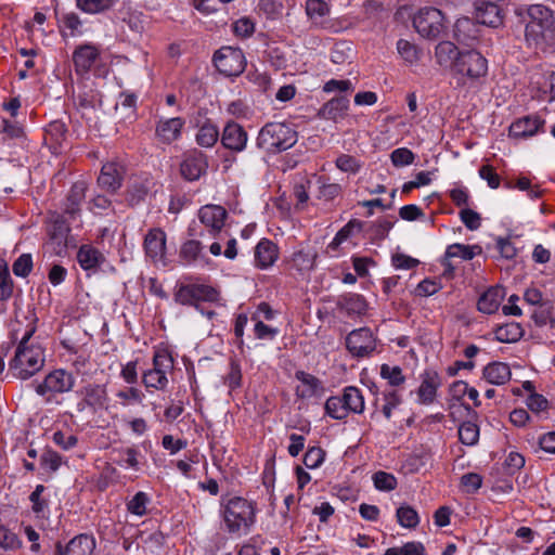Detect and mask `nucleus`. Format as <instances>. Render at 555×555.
Returning a JSON list of instances; mask_svg holds the SVG:
<instances>
[{"label": "nucleus", "mask_w": 555, "mask_h": 555, "mask_svg": "<svg viewBox=\"0 0 555 555\" xmlns=\"http://www.w3.org/2000/svg\"><path fill=\"white\" fill-rule=\"evenodd\" d=\"M35 331V326L25 331L10 362V371L16 378L28 379L44 365L42 348L31 340Z\"/></svg>", "instance_id": "f257e3e1"}, {"label": "nucleus", "mask_w": 555, "mask_h": 555, "mask_svg": "<svg viewBox=\"0 0 555 555\" xmlns=\"http://www.w3.org/2000/svg\"><path fill=\"white\" fill-rule=\"evenodd\" d=\"M297 142V132L284 122H269L259 131L257 146L268 153H280Z\"/></svg>", "instance_id": "f03ea898"}, {"label": "nucleus", "mask_w": 555, "mask_h": 555, "mask_svg": "<svg viewBox=\"0 0 555 555\" xmlns=\"http://www.w3.org/2000/svg\"><path fill=\"white\" fill-rule=\"evenodd\" d=\"M223 519L230 533L248 531L256 521V507L246 499L233 496L223 504Z\"/></svg>", "instance_id": "7ed1b4c3"}, {"label": "nucleus", "mask_w": 555, "mask_h": 555, "mask_svg": "<svg viewBox=\"0 0 555 555\" xmlns=\"http://www.w3.org/2000/svg\"><path fill=\"white\" fill-rule=\"evenodd\" d=\"M452 73L459 77V85L477 82L488 75V60L476 49L463 50Z\"/></svg>", "instance_id": "20e7f679"}, {"label": "nucleus", "mask_w": 555, "mask_h": 555, "mask_svg": "<svg viewBox=\"0 0 555 555\" xmlns=\"http://www.w3.org/2000/svg\"><path fill=\"white\" fill-rule=\"evenodd\" d=\"M519 16H524L526 23L525 35H544L548 31H555V21L550 9L542 4H533L528 9L517 10Z\"/></svg>", "instance_id": "39448f33"}, {"label": "nucleus", "mask_w": 555, "mask_h": 555, "mask_svg": "<svg viewBox=\"0 0 555 555\" xmlns=\"http://www.w3.org/2000/svg\"><path fill=\"white\" fill-rule=\"evenodd\" d=\"M173 367V360L166 351H156L153 366L143 372L142 383L146 388L164 390L168 385L167 373Z\"/></svg>", "instance_id": "423d86ee"}, {"label": "nucleus", "mask_w": 555, "mask_h": 555, "mask_svg": "<svg viewBox=\"0 0 555 555\" xmlns=\"http://www.w3.org/2000/svg\"><path fill=\"white\" fill-rule=\"evenodd\" d=\"M75 385V377L70 372L57 369L50 372L44 379L37 384L35 390L39 396L46 397L50 401L52 397L68 392Z\"/></svg>", "instance_id": "0eeeda50"}, {"label": "nucleus", "mask_w": 555, "mask_h": 555, "mask_svg": "<svg viewBox=\"0 0 555 555\" xmlns=\"http://www.w3.org/2000/svg\"><path fill=\"white\" fill-rule=\"evenodd\" d=\"M412 27L418 35H441L447 30L446 17L436 8H423L412 16Z\"/></svg>", "instance_id": "6e6552de"}, {"label": "nucleus", "mask_w": 555, "mask_h": 555, "mask_svg": "<svg viewBox=\"0 0 555 555\" xmlns=\"http://www.w3.org/2000/svg\"><path fill=\"white\" fill-rule=\"evenodd\" d=\"M214 64L224 76H237L245 68V57L237 48L222 47L215 52Z\"/></svg>", "instance_id": "1a4fd4ad"}, {"label": "nucleus", "mask_w": 555, "mask_h": 555, "mask_svg": "<svg viewBox=\"0 0 555 555\" xmlns=\"http://www.w3.org/2000/svg\"><path fill=\"white\" fill-rule=\"evenodd\" d=\"M81 400L77 403V410L83 412L89 409L93 413L106 410L108 404V393L103 384L89 383L79 390Z\"/></svg>", "instance_id": "9d476101"}, {"label": "nucleus", "mask_w": 555, "mask_h": 555, "mask_svg": "<svg viewBox=\"0 0 555 555\" xmlns=\"http://www.w3.org/2000/svg\"><path fill=\"white\" fill-rule=\"evenodd\" d=\"M346 347L354 357H366L375 350V338L370 328L353 330L346 337Z\"/></svg>", "instance_id": "9b49d317"}, {"label": "nucleus", "mask_w": 555, "mask_h": 555, "mask_svg": "<svg viewBox=\"0 0 555 555\" xmlns=\"http://www.w3.org/2000/svg\"><path fill=\"white\" fill-rule=\"evenodd\" d=\"M143 247L146 256L154 262L166 264V233L160 228L150 229L145 234Z\"/></svg>", "instance_id": "f8f14e48"}, {"label": "nucleus", "mask_w": 555, "mask_h": 555, "mask_svg": "<svg viewBox=\"0 0 555 555\" xmlns=\"http://www.w3.org/2000/svg\"><path fill=\"white\" fill-rule=\"evenodd\" d=\"M545 120L538 115H527L511 124L508 134L514 139H529L544 132Z\"/></svg>", "instance_id": "ddd939ff"}, {"label": "nucleus", "mask_w": 555, "mask_h": 555, "mask_svg": "<svg viewBox=\"0 0 555 555\" xmlns=\"http://www.w3.org/2000/svg\"><path fill=\"white\" fill-rule=\"evenodd\" d=\"M207 167L206 155L198 150H192L185 154L180 165V171L184 179L195 181L206 172Z\"/></svg>", "instance_id": "4468645a"}, {"label": "nucleus", "mask_w": 555, "mask_h": 555, "mask_svg": "<svg viewBox=\"0 0 555 555\" xmlns=\"http://www.w3.org/2000/svg\"><path fill=\"white\" fill-rule=\"evenodd\" d=\"M228 212L220 205H205L198 210L201 223L208 229L209 233L216 236L224 227Z\"/></svg>", "instance_id": "2eb2a0df"}, {"label": "nucleus", "mask_w": 555, "mask_h": 555, "mask_svg": "<svg viewBox=\"0 0 555 555\" xmlns=\"http://www.w3.org/2000/svg\"><path fill=\"white\" fill-rule=\"evenodd\" d=\"M248 134L245 129L235 121H229L221 133V144L232 152H243L247 145Z\"/></svg>", "instance_id": "dca6fc26"}, {"label": "nucleus", "mask_w": 555, "mask_h": 555, "mask_svg": "<svg viewBox=\"0 0 555 555\" xmlns=\"http://www.w3.org/2000/svg\"><path fill=\"white\" fill-rule=\"evenodd\" d=\"M350 101L347 95L334 96L318 111V117L333 122L343 120L349 111Z\"/></svg>", "instance_id": "f3484780"}, {"label": "nucleus", "mask_w": 555, "mask_h": 555, "mask_svg": "<svg viewBox=\"0 0 555 555\" xmlns=\"http://www.w3.org/2000/svg\"><path fill=\"white\" fill-rule=\"evenodd\" d=\"M441 386V377L436 371H425L422 375V382L416 390L417 402L429 405L434 403L438 388Z\"/></svg>", "instance_id": "a211bd4d"}, {"label": "nucleus", "mask_w": 555, "mask_h": 555, "mask_svg": "<svg viewBox=\"0 0 555 555\" xmlns=\"http://www.w3.org/2000/svg\"><path fill=\"white\" fill-rule=\"evenodd\" d=\"M125 168L117 162H109L102 166L98 178L99 185L107 192H115L121 186Z\"/></svg>", "instance_id": "6ab92c4d"}, {"label": "nucleus", "mask_w": 555, "mask_h": 555, "mask_svg": "<svg viewBox=\"0 0 555 555\" xmlns=\"http://www.w3.org/2000/svg\"><path fill=\"white\" fill-rule=\"evenodd\" d=\"M185 121L181 117L160 119L156 125V137L163 143H172L181 137Z\"/></svg>", "instance_id": "aec40b11"}, {"label": "nucleus", "mask_w": 555, "mask_h": 555, "mask_svg": "<svg viewBox=\"0 0 555 555\" xmlns=\"http://www.w3.org/2000/svg\"><path fill=\"white\" fill-rule=\"evenodd\" d=\"M95 547L94 539L88 534H79L73 538L65 548L59 542L56 555H91Z\"/></svg>", "instance_id": "412c9836"}, {"label": "nucleus", "mask_w": 555, "mask_h": 555, "mask_svg": "<svg viewBox=\"0 0 555 555\" xmlns=\"http://www.w3.org/2000/svg\"><path fill=\"white\" fill-rule=\"evenodd\" d=\"M463 50L450 40L440 41L435 48V60L440 67L454 69Z\"/></svg>", "instance_id": "4be33fe9"}, {"label": "nucleus", "mask_w": 555, "mask_h": 555, "mask_svg": "<svg viewBox=\"0 0 555 555\" xmlns=\"http://www.w3.org/2000/svg\"><path fill=\"white\" fill-rule=\"evenodd\" d=\"M279 257L278 246L268 238H262L255 247L254 261L258 269L264 270L274 264Z\"/></svg>", "instance_id": "5701e85b"}, {"label": "nucleus", "mask_w": 555, "mask_h": 555, "mask_svg": "<svg viewBox=\"0 0 555 555\" xmlns=\"http://www.w3.org/2000/svg\"><path fill=\"white\" fill-rule=\"evenodd\" d=\"M98 57L99 51L94 46H80L75 50L73 55L76 72L81 75L87 74Z\"/></svg>", "instance_id": "b1692460"}, {"label": "nucleus", "mask_w": 555, "mask_h": 555, "mask_svg": "<svg viewBox=\"0 0 555 555\" xmlns=\"http://www.w3.org/2000/svg\"><path fill=\"white\" fill-rule=\"evenodd\" d=\"M477 25H485L496 28L502 24V16L499 7L493 2H482L476 7Z\"/></svg>", "instance_id": "393cba45"}, {"label": "nucleus", "mask_w": 555, "mask_h": 555, "mask_svg": "<svg viewBox=\"0 0 555 555\" xmlns=\"http://www.w3.org/2000/svg\"><path fill=\"white\" fill-rule=\"evenodd\" d=\"M295 376L300 382L296 389L298 397L304 399L311 398L323 390L322 383L314 375L297 371Z\"/></svg>", "instance_id": "a878e982"}, {"label": "nucleus", "mask_w": 555, "mask_h": 555, "mask_svg": "<svg viewBox=\"0 0 555 555\" xmlns=\"http://www.w3.org/2000/svg\"><path fill=\"white\" fill-rule=\"evenodd\" d=\"M482 376L488 383L500 386L511 379L512 372L504 362H491L485 366Z\"/></svg>", "instance_id": "bb28decb"}, {"label": "nucleus", "mask_w": 555, "mask_h": 555, "mask_svg": "<svg viewBox=\"0 0 555 555\" xmlns=\"http://www.w3.org/2000/svg\"><path fill=\"white\" fill-rule=\"evenodd\" d=\"M504 289L500 286L490 287L479 298L477 307L482 313L491 314L498 311L504 298Z\"/></svg>", "instance_id": "cd10ccee"}, {"label": "nucleus", "mask_w": 555, "mask_h": 555, "mask_svg": "<svg viewBox=\"0 0 555 555\" xmlns=\"http://www.w3.org/2000/svg\"><path fill=\"white\" fill-rule=\"evenodd\" d=\"M77 260L83 270H93L100 267L105 258L103 254L91 245H82L77 253Z\"/></svg>", "instance_id": "c85d7f7f"}, {"label": "nucleus", "mask_w": 555, "mask_h": 555, "mask_svg": "<svg viewBox=\"0 0 555 555\" xmlns=\"http://www.w3.org/2000/svg\"><path fill=\"white\" fill-rule=\"evenodd\" d=\"M87 183L77 181L73 184L65 203V214L75 216L80 210V205L86 197Z\"/></svg>", "instance_id": "c756f323"}, {"label": "nucleus", "mask_w": 555, "mask_h": 555, "mask_svg": "<svg viewBox=\"0 0 555 555\" xmlns=\"http://www.w3.org/2000/svg\"><path fill=\"white\" fill-rule=\"evenodd\" d=\"M397 50L402 60L410 65L416 64L424 53L418 44L402 38L397 42Z\"/></svg>", "instance_id": "7c9ffc66"}, {"label": "nucleus", "mask_w": 555, "mask_h": 555, "mask_svg": "<svg viewBox=\"0 0 555 555\" xmlns=\"http://www.w3.org/2000/svg\"><path fill=\"white\" fill-rule=\"evenodd\" d=\"M204 246L197 240L184 242L179 250V258L185 264H193L203 258Z\"/></svg>", "instance_id": "2f4dec72"}, {"label": "nucleus", "mask_w": 555, "mask_h": 555, "mask_svg": "<svg viewBox=\"0 0 555 555\" xmlns=\"http://www.w3.org/2000/svg\"><path fill=\"white\" fill-rule=\"evenodd\" d=\"M343 400L345 402L348 414L350 412L361 414L364 411V398L357 387H346L343 393Z\"/></svg>", "instance_id": "473e14b6"}, {"label": "nucleus", "mask_w": 555, "mask_h": 555, "mask_svg": "<svg viewBox=\"0 0 555 555\" xmlns=\"http://www.w3.org/2000/svg\"><path fill=\"white\" fill-rule=\"evenodd\" d=\"M219 139V129L218 127L210 122H204L196 133L195 140L196 143L202 147H212Z\"/></svg>", "instance_id": "72a5a7b5"}, {"label": "nucleus", "mask_w": 555, "mask_h": 555, "mask_svg": "<svg viewBox=\"0 0 555 555\" xmlns=\"http://www.w3.org/2000/svg\"><path fill=\"white\" fill-rule=\"evenodd\" d=\"M524 335L521 325L517 322H509L499 326L495 331V337L501 343H516Z\"/></svg>", "instance_id": "f704fd0d"}, {"label": "nucleus", "mask_w": 555, "mask_h": 555, "mask_svg": "<svg viewBox=\"0 0 555 555\" xmlns=\"http://www.w3.org/2000/svg\"><path fill=\"white\" fill-rule=\"evenodd\" d=\"M340 307L348 314H364L367 309V304L363 296L359 294H348L343 297Z\"/></svg>", "instance_id": "c9c22d12"}, {"label": "nucleus", "mask_w": 555, "mask_h": 555, "mask_svg": "<svg viewBox=\"0 0 555 555\" xmlns=\"http://www.w3.org/2000/svg\"><path fill=\"white\" fill-rule=\"evenodd\" d=\"M481 253V247L478 245L469 246L464 244H452L448 246L446 250V257L448 258H461L463 260H470L477 254Z\"/></svg>", "instance_id": "e433bc0d"}, {"label": "nucleus", "mask_w": 555, "mask_h": 555, "mask_svg": "<svg viewBox=\"0 0 555 555\" xmlns=\"http://www.w3.org/2000/svg\"><path fill=\"white\" fill-rule=\"evenodd\" d=\"M396 517L398 524L408 529H414L420 524L418 513L410 505H401L397 508Z\"/></svg>", "instance_id": "4c0bfd02"}, {"label": "nucleus", "mask_w": 555, "mask_h": 555, "mask_svg": "<svg viewBox=\"0 0 555 555\" xmlns=\"http://www.w3.org/2000/svg\"><path fill=\"white\" fill-rule=\"evenodd\" d=\"M459 439L465 446H475L479 440V427L476 423L463 422L459 427Z\"/></svg>", "instance_id": "58836bf2"}, {"label": "nucleus", "mask_w": 555, "mask_h": 555, "mask_svg": "<svg viewBox=\"0 0 555 555\" xmlns=\"http://www.w3.org/2000/svg\"><path fill=\"white\" fill-rule=\"evenodd\" d=\"M69 232V227L65 222L62 216H56L53 220L49 233L50 236L57 245H66V238Z\"/></svg>", "instance_id": "ea45409f"}, {"label": "nucleus", "mask_w": 555, "mask_h": 555, "mask_svg": "<svg viewBox=\"0 0 555 555\" xmlns=\"http://www.w3.org/2000/svg\"><path fill=\"white\" fill-rule=\"evenodd\" d=\"M362 223L359 220L352 219L347 224H345L334 236L333 241L330 243L328 247L332 249H336L340 244L347 241L354 230L361 231Z\"/></svg>", "instance_id": "a19ab883"}, {"label": "nucleus", "mask_w": 555, "mask_h": 555, "mask_svg": "<svg viewBox=\"0 0 555 555\" xmlns=\"http://www.w3.org/2000/svg\"><path fill=\"white\" fill-rule=\"evenodd\" d=\"M353 49L351 41L340 40L332 49L331 60L335 64H343L352 55Z\"/></svg>", "instance_id": "79ce46f5"}, {"label": "nucleus", "mask_w": 555, "mask_h": 555, "mask_svg": "<svg viewBox=\"0 0 555 555\" xmlns=\"http://www.w3.org/2000/svg\"><path fill=\"white\" fill-rule=\"evenodd\" d=\"M325 412L334 420H344L348 416L343 397H330L325 402Z\"/></svg>", "instance_id": "37998d69"}, {"label": "nucleus", "mask_w": 555, "mask_h": 555, "mask_svg": "<svg viewBox=\"0 0 555 555\" xmlns=\"http://www.w3.org/2000/svg\"><path fill=\"white\" fill-rule=\"evenodd\" d=\"M224 384L230 390H234L242 385V369L237 360L231 359L229 372L223 377Z\"/></svg>", "instance_id": "c03bdc74"}, {"label": "nucleus", "mask_w": 555, "mask_h": 555, "mask_svg": "<svg viewBox=\"0 0 555 555\" xmlns=\"http://www.w3.org/2000/svg\"><path fill=\"white\" fill-rule=\"evenodd\" d=\"M191 286L194 293L196 308H198L201 301H216L218 299V292L209 285L191 284Z\"/></svg>", "instance_id": "a18cd8bd"}, {"label": "nucleus", "mask_w": 555, "mask_h": 555, "mask_svg": "<svg viewBox=\"0 0 555 555\" xmlns=\"http://www.w3.org/2000/svg\"><path fill=\"white\" fill-rule=\"evenodd\" d=\"M374 487L379 491H391L397 488V479L392 474L379 470L373 477Z\"/></svg>", "instance_id": "49530a36"}, {"label": "nucleus", "mask_w": 555, "mask_h": 555, "mask_svg": "<svg viewBox=\"0 0 555 555\" xmlns=\"http://www.w3.org/2000/svg\"><path fill=\"white\" fill-rule=\"evenodd\" d=\"M384 555H425V547L421 542H406L401 547L387 548Z\"/></svg>", "instance_id": "de8ad7c7"}, {"label": "nucleus", "mask_w": 555, "mask_h": 555, "mask_svg": "<svg viewBox=\"0 0 555 555\" xmlns=\"http://www.w3.org/2000/svg\"><path fill=\"white\" fill-rule=\"evenodd\" d=\"M306 13L309 18L318 21L330 13V5L324 0H307Z\"/></svg>", "instance_id": "09e8293b"}, {"label": "nucleus", "mask_w": 555, "mask_h": 555, "mask_svg": "<svg viewBox=\"0 0 555 555\" xmlns=\"http://www.w3.org/2000/svg\"><path fill=\"white\" fill-rule=\"evenodd\" d=\"M76 5L89 14H98L109 10V0H76Z\"/></svg>", "instance_id": "8fccbe9b"}, {"label": "nucleus", "mask_w": 555, "mask_h": 555, "mask_svg": "<svg viewBox=\"0 0 555 555\" xmlns=\"http://www.w3.org/2000/svg\"><path fill=\"white\" fill-rule=\"evenodd\" d=\"M34 267L30 254H22L12 264L14 275L18 278H27Z\"/></svg>", "instance_id": "3c124183"}, {"label": "nucleus", "mask_w": 555, "mask_h": 555, "mask_svg": "<svg viewBox=\"0 0 555 555\" xmlns=\"http://www.w3.org/2000/svg\"><path fill=\"white\" fill-rule=\"evenodd\" d=\"M150 502V498L145 492H137L134 496L128 502V511L137 516H143L146 514V506Z\"/></svg>", "instance_id": "603ef678"}, {"label": "nucleus", "mask_w": 555, "mask_h": 555, "mask_svg": "<svg viewBox=\"0 0 555 555\" xmlns=\"http://www.w3.org/2000/svg\"><path fill=\"white\" fill-rule=\"evenodd\" d=\"M124 23L127 25L128 31L138 34L146 31L150 24L146 16L137 13L129 14V16L124 20Z\"/></svg>", "instance_id": "864d4df0"}, {"label": "nucleus", "mask_w": 555, "mask_h": 555, "mask_svg": "<svg viewBox=\"0 0 555 555\" xmlns=\"http://www.w3.org/2000/svg\"><path fill=\"white\" fill-rule=\"evenodd\" d=\"M61 455L51 449L46 450L40 456V465L48 472H56L61 467Z\"/></svg>", "instance_id": "5fc2aeb1"}, {"label": "nucleus", "mask_w": 555, "mask_h": 555, "mask_svg": "<svg viewBox=\"0 0 555 555\" xmlns=\"http://www.w3.org/2000/svg\"><path fill=\"white\" fill-rule=\"evenodd\" d=\"M390 159L395 167H403L413 164L415 155L406 147H399L391 152Z\"/></svg>", "instance_id": "6e6d98bb"}, {"label": "nucleus", "mask_w": 555, "mask_h": 555, "mask_svg": "<svg viewBox=\"0 0 555 555\" xmlns=\"http://www.w3.org/2000/svg\"><path fill=\"white\" fill-rule=\"evenodd\" d=\"M325 457V452L320 447H312L307 450L304 455V464L307 468L313 469L319 467Z\"/></svg>", "instance_id": "4d7b16f0"}, {"label": "nucleus", "mask_w": 555, "mask_h": 555, "mask_svg": "<svg viewBox=\"0 0 555 555\" xmlns=\"http://www.w3.org/2000/svg\"><path fill=\"white\" fill-rule=\"evenodd\" d=\"M335 164L344 172L357 173L361 168L360 162L354 156L348 154L339 155Z\"/></svg>", "instance_id": "13d9d810"}, {"label": "nucleus", "mask_w": 555, "mask_h": 555, "mask_svg": "<svg viewBox=\"0 0 555 555\" xmlns=\"http://www.w3.org/2000/svg\"><path fill=\"white\" fill-rule=\"evenodd\" d=\"M380 375L383 378L387 379L391 386H399L405 379L399 366H389L387 364L382 365Z\"/></svg>", "instance_id": "bf43d9fd"}, {"label": "nucleus", "mask_w": 555, "mask_h": 555, "mask_svg": "<svg viewBox=\"0 0 555 555\" xmlns=\"http://www.w3.org/2000/svg\"><path fill=\"white\" fill-rule=\"evenodd\" d=\"M354 89L352 82L349 79H331L326 81L323 86V91L325 93H332V92H352Z\"/></svg>", "instance_id": "052dcab7"}, {"label": "nucleus", "mask_w": 555, "mask_h": 555, "mask_svg": "<svg viewBox=\"0 0 555 555\" xmlns=\"http://www.w3.org/2000/svg\"><path fill=\"white\" fill-rule=\"evenodd\" d=\"M13 293V281L10 276L8 267L4 264L0 270V300H8Z\"/></svg>", "instance_id": "680f3d73"}, {"label": "nucleus", "mask_w": 555, "mask_h": 555, "mask_svg": "<svg viewBox=\"0 0 555 555\" xmlns=\"http://www.w3.org/2000/svg\"><path fill=\"white\" fill-rule=\"evenodd\" d=\"M460 218L465 227L470 231H475L481 225L480 215L473 209H462L460 211Z\"/></svg>", "instance_id": "e2e57ef3"}, {"label": "nucleus", "mask_w": 555, "mask_h": 555, "mask_svg": "<svg viewBox=\"0 0 555 555\" xmlns=\"http://www.w3.org/2000/svg\"><path fill=\"white\" fill-rule=\"evenodd\" d=\"M476 20L461 17L454 24L453 35H469L470 33H479Z\"/></svg>", "instance_id": "0e129e2a"}, {"label": "nucleus", "mask_w": 555, "mask_h": 555, "mask_svg": "<svg viewBox=\"0 0 555 555\" xmlns=\"http://www.w3.org/2000/svg\"><path fill=\"white\" fill-rule=\"evenodd\" d=\"M176 302L184 306H195L194 293L192 291L191 284L180 285L175 293Z\"/></svg>", "instance_id": "69168bd1"}, {"label": "nucleus", "mask_w": 555, "mask_h": 555, "mask_svg": "<svg viewBox=\"0 0 555 555\" xmlns=\"http://www.w3.org/2000/svg\"><path fill=\"white\" fill-rule=\"evenodd\" d=\"M52 440L56 446H59L63 450H70L78 442V439L75 435L66 434L61 430H57L53 434Z\"/></svg>", "instance_id": "338daca9"}, {"label": "nucleus", "mask_w": 555, "mask_h": 555, "mask_svg": "<svg viewBox=\"0 0 555 555\" xmlns=\"http://www.w3.org/2000/svg\"><path fill=\"white\" fill-rule=\"evenodd\" d=\"M461 485L467 493H475L482 485V477L476 473H468L462 476Z\"/></svg>", "instance_id": "774afa93"}]
</instances>
